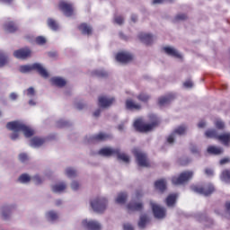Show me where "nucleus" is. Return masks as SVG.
Returning <instances> with one entry per match:
<instances>
[{
  "mask_svg": "<svg viewBox=\"0 0 230 230\" xmlns=\"http://www.w3.org/2000/svg\"><path fill=\"white\" fill-rule=\"evenodd\" d=\"M6 127L9 130H13V132L11 135V139L13 141H15V139H19V132H22L25 137H31V136L35 134V130L21 121L9 122L7 123Z\"/></svg>",
  "mask_w": 230,
  "mask_h": 230,
  "instance_id": "obj_1",
  "label": "nucleus"
},
{
  "mask_svg": "<svg viewBox=\"0 0 230 230\" xmlns=\"http://www.w3.org/2000/svg\"><path fill=\"white\" fill-rule=\"evenodd\" d=\"M38 71L39 75L42 76V78H49V73L48 70L42 66L40 63H34L32 65H24L21 66L19 68L20 73H30L31 71Z\"/></svg>",
  "mask_w": 230,
  "mask_h": 230,
  "instance_id": "obj_2",
  "label": "nucleus"
},
{
  "mask_svg": "<svg viewBox=\"0 0 230 230\" xmlns=\"http://www.w3.org/2000/svg\"><path fill=\"white\" fill-rule=\"evenodd\" d=\"M157 125H159V120H157V117L155 116L153 117L152 124H145L141 119H137L134 122V128L137 132H150V130H154Z\"/></svg>",
  "mask_w": 230,
  "mask_h": 230,
  "instance_id": "obj_3",
  "label": "nucleus"
},
{
  "mask_svg": "<svg viewBox=\"0 0 230 230\" xmlns=\"http://www.w3.org/2000/svg\"><path fill=\"white\" fill-rule=\"evenodd\" d=\"M99 154L100 155H103L104 157H110V155H114V154H116L118 155V158L120 159V161H123L124 163H128V161H130L128 155L123 153H119V150H114L109 147L101 149L99 151Z\"/></svg>",
  "mask_w": 230,
  "mask_h": 230,
  "instance_id": "obj_4",
  "label": "nucleus"
},
{
  "mask_svg": "<svg viewBox=\"0 0 230 230\" xmlns=\"http://www.w3.org/2000/svg\"><path fill=\"white\" fill-rule=\"evenodd\" d=\"M205 136L207 137H214L215 139H217L218 141H220V143L225 145V146H229L230 133H225V134L218 135V134H217V130L211 129V130H208L205 133Z\"/></svg>",
  "mask_w": 230,
  "mask_h": 230,
  "instance_id": "obj_5",
  "label": "nucleus"
},
{
  "mask_svg": "<svg viewBox=\"0 0 230 230\" xmlns=\"http://www.w3.org/2000/svg\"><path fill=\"white\" fill-rule=\"evenodd\" d=\"M91 206L93 211L102 213L105 211V208H107V199H105V198L95 199L91 201Z\"/></svg>",
  "mask_w": 230,
  "mask_h": 230,
  "instance_id": "obj_6",
  "label": "nucleus"
},
{
  "mask_svg": "<svg viewBox=\"0 0 230 230\" xmlns=\"http://www.w3.org/2000/svg\"><path fill=\"white\" fill-rule=\"evenodd\" d=\"M141 195V192H136L134 199L128 205V211H141L143 209V203L139 201Z\"/></svg>",
  "mask_w": 230,
  "mask_h": 230,
  "instance_id": "obj_7",
  "label": "nucleus"
},
{
  "mask_svg": "<svg viewBox=\"0 0 230 230\" xmlns=\"http://www.w3.org/2000/svg\"><path fill=\"white\" fill-rule=\"evenodd\" d=\"M133 153L135 157H137L138 166H142L144 168H148V166H150V162H148L145 153L141 152L139 149L133 150Z\"/></svg>",
  "mask_w": 230,
  "mask_h": 230,
  "instance_id": "obj_8",
  "label": "nucleus"
},
{
  "mask_svg": "<svg viewBox=\"0 0 230 230\" xmlns=\"http://www.w3.org/2000/svg\"><path fill=\"white\" fill-rule=\"evenodd\" d=\"M191 177H193V172H191V171L185 172H182L181 174H180V176L178 178L173 177L172 179V184H175V185L184 184V182H187V181H190V179H191Z\"/></svg>",
  "mask_w": 230,
  "mask_h": 230,
  "instance_id": "obj_9",
  "label": "nucleus"
},
{
  "mask_svg": "<svg viewBox=\"0 0 230 230\" xmlns=\"http://www.w3.org/2000/svg\"><path fill=\"white\" fill-rule=\"evenodd\" d=\"M150 206L155 218H164L166 217V210L164 208L154 203V201L150 202Z\"/></svg>",
  "mask_w": 230,
  "mask_h": 230,
  "instance_id": "obj_10",
  "label": "nucleus"
},
{
  "mask_svg": "<svg viewBox=\"0 0 230 230\" xmlns=\"http://www.w3.org/2000/svg\"><path fill=\"white\" fill-rule=\"evenodd\" d=\"M191 190H192V191H194L195 193H199V195H204L205 197H208V195H211V193H212L213 191H215V187H213V185H210V186L208 187V188L202 189V188H200V187H199V186H197V185H193V186L191 187Z\"/></svg>",
  "mask_w": 230,
  "mask_h": 230,
  "instance_id": "obj_11",
  "label": "nucleus"
},
{
  "mask_svg": "<svg viewBox=\"0 0 230 230\" xmlns=\"http://www.w3.org/2000/svg\"><path fill=\"white\" fill-rule=\"evenodd\" d=\"M59 7L61 8L64 14L66 15V17H71V15L75 13V9L73 8V5H71V4H68L67 2H59Z\"/></svg>",
  "mask_w": 230,
  "mask_h": 230,
  "instance_id": "obj_12",
  "label": "nucleus"
},
{
  "mask_svg": "<svg viewBox=\"0 0 230 230\" xmlns=\"http://www.w3.org/2000/svg\"><path fill=\"white\" fill-rule=\"evenodd\" d=\"M183 134H186V127L181 126L178 128H176L174 132L167 137V142L172 144L173 143L177 136H182Z\"/></svg>",
  "mask_w": 230,
  "mask_h": 230,
  "instance_id": "obj_13",
  "label": "nucleus"
},
{
  "mask_svg": "<svg viewBox=\"0 0 230 230\" xmlns=\"http://www.w3.org/2000/svg\"><path fill=\"white\" fill-rule=\"evenodd\" d=\"M13 55L16 58H21L24 60V58H28V57H31V50L30 49H21L13 52Z\"/></svg>",
  "mask_w": 230,
  "mask_h": 230,
  "instance_id": "obj_14",
  "label": "nucleus"
},
{
  "mask_svg": "<svg viewBox=\"0 0 230 230\" xmlns=\"http://www.w3.org/2000/svg\"><path fill=\"white\" fill-rule=\"evenodd\" d=\"M12 209H13V206L12 205H4L0 208L2 218L4 220H10L12 217Z\"/></svg>",
  "mask_w": 230,
  "mask_h": 230,
  "instance_id": "obj_15",
  "label": "nucleus"
},
{
  "mask_svg": "<svg viewBox=\"0 0 230 230\" xmlns=\"http://www.w3.org/2000/svg\"><path fill=\"white\" fill-rule=\"evenodd\" d=\"M116 60L121 64H127V62H130V60H132V55L128 52H119L116 56Z\"/></svg>",
  "mask_w": 230,
  "mask_h": 230,
  "instance_id": "obj_16",
  "label": "nucleus"
},
{
  "mask_svg": "<svg viewBox=\"0 0 230 230\" xmlns=\"http://www.w3.org/2000/svg\"><path fill=\"white\" fill-rule=\"evenodd\" d=\"M82 224L84 227H86L87 229H90V230H98L102 227L100 223L93 220L87 221V219H84L83 220Z\"/></svg>",
  "mask_w": 230,
  "mask_h": 230,
  "instance_id": "obj_17",
  "label": "nucleus"
},
{
  "mask_svg": "<svg viewBox=\"0 0 230 230\" xmlns=\"http://www.w3.org/2000/svg\"><path fill=\"white\" fill-rule=\"evenodd\" d=\"M112 103H114V98H108L106 96L99 97L100 107H102V108L111 107Z\"/></svg>",
  "mask_w": 230,
  "mask_h": 230,
  "instance_id": "obj_18",
  "label": "nucleus"
},
{
  "mask_svg": "<svg viewBox=\"0 0 230 230\" xmlns=\"http://www.w3.org/2000/svg\"><path fill=\"white\" fill-rule=\"evenodd\" d=\"M164 51L167 55H170V57H176L177 58H181V53H179V51H177V49H175L172 47H164Z\"/></svg>",
  "mask_w": 230,
  "mask_h": 230,
  "instance_id": "obj_19",
  "label": "nucleus"
},
{
  "mask_svg": "<svg viewBox=\"0 0 230 230\" xmlns=\"http://www.w3.org/2000/svg\"><path fill=\"white\" fill-rule=\"evenodd\" d=\"M4 29L8 33H13V31H17V30H19V27H17V25L13 22H9L4 25Z\"/></svg>",
  "mask_w": 230,
  "mask_h": 230,
  "instance_id": "obj_20",
  "label": "nucleus"
},
{
  "mask_svg": "<svg viewBox=\"0 0 230 230\" xmlns=\"http://www.w3.org/2000/svg\"><path fill=\"white\" fill-rule=\"evenodd\" d=\"M208 153L212 154L213 155H220V154H224V149L215 146H210L208 147Z\"/></svg>",
  "mask_w": 230,
  "mask_h": 230,
  "instance_id": "obj_21",
  "label": "nucleus"
},
{
  "mask_svg": "<svg viewBox=\"0 0 230 230\" xmlns=\"http://www.w3.org/2000/svg\"><path fill=\"white\" fill-rule=\"evenodd\" d=\"M44 139L40 137H33L31 140V146H33V148H39V146H42L44 145Z\"/></svg>",
  "mask_w": 230,
  "mask_h": 230,
  "instance_id": "obj_22",
  "label": "nucleus"
},
{
  "mask_svg": "<svg viewBox=\"0 0 230 230\" xmlns=\"http://www.w3.org/2000/svg\"><path fill=\"white\" fill-rule=\"evenodd\" d=\"M155 187L159 191H164L166 190V181L165 180H158L155 182Z\"/></svg>",
  "mask_w": 230,
  "mask_h": 230,
  "instance_id": "obj_23",
  "label": "nucleus"
},
{
  "mask_svg": "<svg viewBox=\"0 0 230 230\" xmlns=\"http://www.w3.org/2000/svg\"><path fill=\"white\" fill-rule=\"evenodd\" d=\"M126 107L127 109H128L129 111H139V109H141V105L139 104H136L134 102H132L131 100H128L126 102Z\"/></svg>",
  "mask_w": 230,
  "mask_h": 230,
  "instance_id": "obj_24",
  "label": "nucleus"
},
{
  "mask_svg": "<svg viewBox=\"0 0 230 230\" xmlns=\"http://www.w3.org/2000/svg\"><path fill=\"white\" fill-rule=\"evenodd\" d=\"M79 30L84 35H91V33L93 32V29L91 28V26L85 23L81 24L79 26Z\"/></svg>",
  "mask_w": 230,
  "mask_h": 230,
  "instance_id": "obj_25",
  "label": "nucleus"
},
{
  "mask_svg": "<svg viewBox=\"0 0 230 230\" xmlns=\"http://www.w3.org/2000/svg\"><path fill=\"white\" fill-rule=\"evenodd\" d=\"M31 181V178L29 174L26 173L20 175V177L18 178V182H21V184H30Z\"/></svg>",
  "mask_w": 230,
  "mask_h": 230,
  "instance_id": "obj_26",
  "label": "nucleus"
},
{
  "mask_svg": "<svg viewBox=\"0 0 230 230\" xmlns=\"http://www.w3.org/2000/svg\"><path fill=\"white\" fill-rule=\"evenodd\" d=\"M139 39L144 44H152L153 38L150 34L142 33L140 34Z\"/></svg>",
  "mask_w": 230,
  "mask_h": 230,
  "instance_id": "obj_27",
  "label": "nucleus"
},
{
  "mask_svg": "<svg viewBox=\"0 0 230 230\" xmlns=\"http://www.w3.org/2000/svg\"><path fill=\"white\" fill-rule=\"evenodd\" d=\"M177 200V194H171L166 199V205L169 208H172L173 204H175V201Z\"/></svg>",
  "mask_w": 230,
  "mask_h": 230,
  "instance_id": "obj_28",
  "label": "nucleus"
},
{
  "mask_svg": "<svg viewBox=\"0 0 230 230\" xmlns=\"http://www.w3.org/2000/svg\"><path fill=\"white\" fill-rule=\"evenodd\" d=\"M58 214L57 212L50 210L49 212L46 213V218L47 220H49V222H53L54 220H57L58 218Z\"/></svg>",
  "mask_w": 230,
  "mask_h": 230,
  "instance_id": "obj_29",
  "label": "nucleus"
},
{
  "mask_svg": "<svg viewBox=\"0 0 230 230\" xmlns=\"http://www.w3.org/2000/svg\"><path fill=\"white\" fill-rule=\"evenodd\" d=\"M125 200H127V193H119L116 199L117 204H125Z\"/></svg>",
  "mask_w": 230,
  "mask_h": 230,
  "instance_id": "obj_30",
  "label": "nucleus"
},
{
  "mask_svg": "<svg viewBox=\"0 0 230 230\" xmlns=\"http://www.w3.org/2000/svg\"><path fill=\"white\" fill-rule=\"evenodd\" d=\"M6 62H8V56H6L4 52L0 51V67L5 66Z\"/></svg>",
  "mask_w": 230,
  "mask_h": 230,
  "instance_id": "obj_31",
  "label": "nucleus"
},
{
  "mask_svg": "<svg viewBox=\"0 0 230 230\" xmlns=\"http://www.w3.org/2000/svg\"><path fill=\"white\" fill-rule=\"evenodd\" d=\"M47 24L50 30H53L54 31H57V22L51 18H49L47 21Z\"/></svg>",
  "mask_w": 230,
  "mask_h": 230,
  "instance_id": "obj_32",
  "label": "nucleus"
},
{
  "mask_svg": "<svg viewBox=\"0 0 230 230\" xmlns=\"http://www.w3.org/2000/svg\"><path fill=\"white\" fill-rule=\"evenodd\" d=\"M221 180L224 182L229 183L230 182V171H224L221 175Z\"/></svg>",
  "mask_w": 230,
  "mask_h": 230,
  "instance_id": "obj_33",
  "label": "nucleus"
},
{
  "mask_svg": "<svg viewBox=\"0 0 230 230\" xmlns=\"http://www.w3.org/2000/svg\"><path fill=\"white\" fill-rule=\"evenodd\" d=\"M147 223H148V218L146 217V216H141L140 220L138 222V226L140 227V229H143Z\"/></svg>",
  "mask_w": 230,
  "mask_h": 230,
  "instance_id": "obj_34",
  "label": "nucleus"
},
{
  "mask_svg": "<svg viewBox=\"0 0 230 230\" xmlns=\"http://www.w3.org/2000/svg\"><path fill=\"white\" fill-rule=\"evenodd\" d=\"M168 103H170V98L169 97H161L158 100V105H160V107H164V105H168Z\"/></svg>",
  "mask_w": 230,
  "mask_h": 230,
  "instance_id": "obj_35",
  "label": "nucleus"
},
{
  "mask_svg": "<svg viewBox=\"0 0 230 230\" xmlns=\"http://www.w3.org/2000/svg\"><path fill=\"white\" fill-rule=\"evenodd\" d=\"M106 139H109V137L103 133H100L94 137L95 141H106Z\"/></svg>",
  "mask_w": 230,
  "mask_h": 230,
  "instance_id": "obj_36",
  "label": "nucleus"
},
{
  "mask_svg": "<svg viewBox=\"0 0 230 230\" xmlns=\"http://www.w3.org/2000/svg\"><path fill=\"white\" fill-rule=\"evenodd\" d=\"M24 93L29 98H33V96H35V89L33 87H30L26 91H24Z\"/></svg>",
  "mask_w": 230,
  "mask_h": 230,
  "instance_id": "obj_37",
  "label": "nucleus"
},
{
  "mask_svg": "<svg viewBox=\"0 0 230 230\" xmlns=\"http://www.w3.org/2000/svg\"><path fill=\"white\" fill-rule=\"evenodd\" d=\"M31 181H33L34 184H42V182H44V178L40 175H35L31 178Z\"/></svg>",
  "mask_w": 230,
  "mask_h": 230,
  "instance_id": "obj_38",
  "label": "nucleus"
},
{
  "mask_svg": "<svg viewBox=\"0 0 230 230\" xmlns=\"http://www.w3.org/2000/svg\"><path fill=\"white\" fill-rule=\"evenodd\" d=\"M66 174L67 175V177H76L77 172L76 170L73 168H67L66 171Z\"/></svg>",
  "mask_w": 230,
  "mask_h": 230,
  "instance_id": "obj_39",
  "label": "nucleus"
},
{
  "mask_svg": "<svg viewBox=\"0 0 230 230\" xmlns=\"http://www.w3.org/2000/svg\"><path fill=\"white\" fill-rule=\"evenodd\" d=\"M46 42H47L46 38L42 36H39L36 38V44H39V46H44Z\"/></svg>",
  "mask_w": 230,
  "mask_h": 230,
  "instance_id": "obj_40",
  "label": "nucleus"
},
{
  "mask_svg": "<svg viewBox=\"0 0 230 230\" xmlns=\"http://www.w3.org/2000/svg\"><path fill=\"white\" fill-rule=\"evenodd\" d=\"M28 155L22 153L19 155V160L21 161V163H26L28 162Z\"/></svg>",
  "mask_w": 230,
  "mask_h": 230,
  "instance_id": "obj_41",
  "label": "nucleus"
},
{
  "mask_svg": "<svg viewBox=\"0 0 230 230\" xmlns=\"http://www.w3.org/2000/svg\"><path fill=\"white\" fill-rule=\"evenodd\" d=\"M215 126H216L217 128L221 129V128H224V127H226V124H224V122H223L221 119H217V120H216V122H215Z\"/></svg>",
  "mask_w": 230,
  "mask_h": 230,
  "instance_id": "obj_42",
  "label": "nucleus"
},
{
  "mask_svg": "<svg viewBox=\"0 0 230 230\" xmlns=\"http://www.w3.org/2000/svg\"><path fill=\"white\" fill-rule=\"evenodd\" d=\"M51 85H55L56 87H58V77H52L49 80Z\"/></svg>",
  "mask_w": 230,
  "mask_h": 230,
  "instance_id": "obj_43",
  "label": "nucleus"
},
{
  "mask_svg": "<svg viewBox=\"0 0 230 230\" xmlns=\"http://www.w3.org/2000/svg\"><path fill=\"white\" fill-rule=\"evenodd\" d=\"M148 95L142 93L138 96V100H140V102H146L148 100Z\"/></svg>",
  "mask_w": 230,
  "mask_h": 230,
  "instance_id": "obj_44",
  "label": "nucleus"
},
{
  "mask_svg": "<svg viewBox=\"0 0 230 230\" xmlns=\"http://www.w3.org/2000/svg\"><path fill=\"white\" fill-rule=\"evenodd\" d=\"M184 87H186V89H191V87H193V82L191 81H186L183 84Z\"/></svg>",
  "mask_w": 230,
  "mask_h": 230,
  "instance_id": "obj_45",
  "label": "nucleus"
},
{
  "mask_svg": "<svg viewBox=\"0 0 230 230\" xmlns=\"http://www.w3.org/2000/svg\"><path fill=\"white\" fill-rule=\"evenodd\" d=\"M66 185L64 182H59L58 184V192L64 191L66 190Z\"/></svg>",
  "mask_w": 230,
  "mask_h": 230,
  "instance_id": "obj_46",
  "label": "nucleus"
},
{
  "mask_svg": "<svg viewBox=\"0 0 230 230\" xmlns=\"http://www.w3.org/2000/svg\"><path fill=\"white\" fill-rule=\"evenodd\" d=\"M66 85V79L59 77L58 78V87H64Z\"/></svg>",
  "mask_w": 230,
  "mask_h": 230,
  "instance_id": "obj_47",
  "label": "nucleus"
},
{
  "mask_svg": "<svg viewBox=\"0 0 230 230\" xmlns=\"http://www.w3.org/2000/svg\"><path fill=\"white\" fill-rule=\"evenodd\" d=\"M115 22L117 24H123V17L118 16L117 18H115Z\"/></svg>",
  "mask_w": 230,
  "mask_h": 230,
  "instance_id": "obj_48",
  "label": "nucleus"
},
{
  "mask_svg": "<svg viewBox=\"0 0 230 230\" xmlns=\"http://www.w3.org/2000/svg\"><path fill=\"white\" fill-rule=\"evenodd\" d=\"M10 100L15 101L17 100V98H19V95H17V93H12L9 96Z\"/></svg>",
  "mask_w": 230,
  "mask_h": 230,
  "instance_id": "obj_49",
  "label": "nucleus"
},
{
  "mask_svg": "<svg viewBox=\"0 0 230 230\" xmlns=\"http://www.w3.org/2000/svg\"><path fill=\"white\" fill-rule=\"evenodd\" d=\"M51 190L54 193H58V184H54L51 186Z\"/></svg>",
  "mask_w": 230,
  "mask_h": 230,
  "instance_id": "obj_50",
  "label": "nucleus"
},
{
  "mask_svg": "<svg viewBox=\"0 0 230 230\" xmlns=\"http://www.w3.org/2000/svg\"><path fill=\"white\" fill-rule=\"evenodd\" d=\"M79 187H80V184H78L76 181H74L71 184L72 190H77Z\"/></svg>",
  "mask_w": 230,
  "mask_h": 230,
  "instance_id": "obj_51",
  "label": "nucleus"
},
{
  "mask_svg": "<svg viewBox=\"0 0 230 230\" xmlns=\"http://www.w3.org/2000/svg\"><path fill=\"white\" fill-rule=\"evenodd\" d=\"M124 230H134V228L132 227L131 225L127 224V225H124Z\"/></svg>",
  "mask_w": 230,
  "mask_h": 230,
  "instance_id": "obj_52",
  "label": "nucleus"
},
{
  "mask_svg": "<svg viewBox=\"0 0 230 230\" xmlns=\"http://www.w3.org/2000/svg\"><path fill=\"white\" fill-rule=\"evenodd\" d=\"M199 128H204L206 127V122L200 121L198 124Z\"/></svg>",
  "mask_w": 230,
  "mask_h": 230,
  "instance_id": "obj_53",
  "label": "nucleus"
},
{
  "mask_svg": "<svg viewBox=\"0 0 230 230\" xmlns=\"http://www.w3.org/2000/svg\"><path fill=\"white\" fill-rule=\"evenodd\" d=\"M176 19L180 20V21H184V19H186V16L184 14H179Z\"/></svg>",
  "mask_w": 230,
  "mask_h": 230,
  "instance_id": "obj_54",
  "label": "nucleus"
},
{
  "mask_svg": "<svg viewBox=\"0 0 230 230\" xmlns=\"http://www.w3.org/2000/svg\"><path fill=\"white\" fill-rule=\"evenodd\" d=\"M205 172L207 175H213V170H211V169H206Z\"/></svg>",
  "mask_w": 230,
  "mask_h": 230,
  "instance_id": "obj_55",
  "label": "nucleus"
},
{
  "mask_svg": "<svg viewBox=\"0 0 230 230\" xmlns=\"http://www.w3.org/2000/svg\"><path fill=\"white\" fill-rule=\"evenodd\" d=\"M226 163H229V158H225L220 161V164H226Z\"/></svg>",
  "mask_w": 230,
  "mask_h": 230,
  "instance_id": "obj_56",
  "label": "nucleus"
},
{
  "mask_svg": "<svg viewBox=\"0 0 230 230\" xmlns=\"http://www.w3.org/2000/svg\"><path fill=\"white\" fill-rule=\"evenodd\" d=\"M37 103L33 100L29 101V105H36Z\"/></svg>",
  "mask_w": 230,
  "mask_h": 230,
  "instance_id": "obj_57",
  "label": "nucleus"
},
{
  "mask_svg": "<svg viewBox=\"0 0 230 230\" xmlns=\"http://www.w3.org/2000/svg\"><path fill=\"white\" fill-rule=\"evenodd\" d=\"M226 209H227V211H230V202L226 203Z\"/></svg>",
  "mask_w": 230,
  "mask_h": 230,
  "instance_id": "obj_58",
  "label": "nucleus"
},
{
  "mask_svg": "<svg viewBox=\"0 0 230 230\" xmlns=\"http://www.w3.org/2000/svg\"><path fill=\"white\" fill-rule=\"evenodd\" d=\"M93 115H94L95 117L100 116V111H95V112L93 113Z\"/></svg>",
  "mask_w": 230,
  "mask_h": 230,
  "instance_id": "obj_59",
  "label": "nucleus"
},
{
  "mask_svg": "<svg viewBox=\"0 0 230 230\" xmlns=\"http://www.w3.org/2000/svg\"><path fill=\"white\" fill-rule=\"evenodd\" d=\"M119 130H123V127L121 125L119 126Z\"/></svg>",
  "mask_w": 230,
  "mask_h": 230,
  "instance_id": "obj_60",
  "label": "nucleus"
},
{
  "mask_svg": "<svg viewBox=\"0 0 230 230\" xmlns=\"http://www.w3.org/2000/svg\"><path fill=\"white\" fill-rule=\"evenodd\" d=\"M0 116H1V112H0Z\"/></svg>",
  "mask_w": 230,
  "mask_h": 230,
  "instance_id": "obj_61",
  "label": "nucleus"
}]
</instances>
